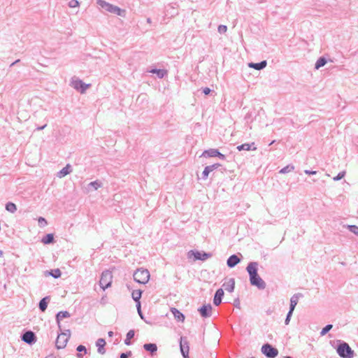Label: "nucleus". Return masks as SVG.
Here are the masks:
<instances>
[{
  "label": "nucleus",
  "instance_id": "nucleus-1",
  "mask_svg": "<svg viewBox=\"0 0 358 358\" xmlns=\"http://www.w3.org/2000/svg\"><path fill=\"white\" fill-rule=\"evenodd\" d=\"M258 262H250L246 267V271L249 275L250 284L259 289H264L266 284L258 274Z\"/></svg>",
  "mask_w": 358,
  "mask_h": 358
},
{
  "label": "nucleus",
  "instance_id": "nucleus-2",
  "mask_svg": "<svg viewBox=\"0 0 358 358\" xmlns=\"http://www.w3.org/2000/svg\"><path fill=\"white\" fill-rule=\"evenodd\" d=\"M96 3L101 8L104 9L105 10H106L110 13H114V14H116L117 15H119L121 17H124L126 15L125 10L121 9L118 6L110 4L104 0H97Z\"/></svg>",
  "mask_w": 358,
  "mask_h": 358
},
{
  "label": "nucleus",
  "instance_id": "nucleus-3",
  "mask_svg": "<svg viewBox=\"0 0 358 358\" xmlns=\"http://www.w3.org/2000/svg\"><path fill=\"white\" fill-rule=\"evenodd\" d=\"M339 344L336 348V352L342 358H352L354 351L351 349L348 343L345 341H338Z\"/></svg>",
  "mask_w": 358,
  "mask_h": 358
},
{
  "label": "nucleus",
  "instance_id": "nucleus-4",
  "mask_svg": "<svg viewBox=\"0 0 358 358\" xmlns=\"http://www.w3.org/2000/svg\"><path fill=\"white\" fill-rule=\"evenodd\" d=\"M150 272L145 268H138L134 272L133 277L134 280L139 284H146L150 279Z\"/></svg>",
  "mask_w": 358,
  "mask_h": 358
},
{
  "label": "nucleus",
  "instance_id": "nucleus-5",
  "mask_svg": "<svg viewBox=\"0 0 358 358\" xmlns=\"http://www.w3.org/2000/svg\"><path fill=\"white\" fill-rule=\"evenodd\" d=\"M112 279H113V274L112 272L106 270L103 271L101 275L100 280H99V285L100 287L105 290L108 287H110L112 283Z\"/></svg>",
  "mask_w": 358,
  "mask_h": 358
},
{
  "label": "nucleus",
  "instance_id": "nucleus-6",
  "mask_svg": "<svg viewBox=\"0 0 358 358\" xmlns=\"http://www.w3.org/2000/svg\"><path fill=\"white\" fill-rule=\"evenodd\" d=\"M71 336V331L69 329L65 330V332H63L58 335L56 340V346L58 349L64 348L66 345V343Z\"/></svg>",
  "mask_w": 358,
  "mask_h": 358
},
{
  "label": "nucleus",
  "instance_id": "nucleus-7",
  "mask_svg": "<svg viewBox=\"0 0 358 358\" xmlns=\"http://www.w3.org/2000/svg\"><path fill=\"white\" fill-rule=\"evenodd\" d=\"M262 352L267 358H275L278 355V350L269 343L264 344L262 347Z\"/></svg>",
  "mask_w": 358,
  "mask_h": 358
},
{
  "label": "nucleus",
  "instance_id": "nucleus-8",
  "mask_svg": "<svg viewBox=\"0 0 358 358\" xmlns=\"http://www.w3.org/2000/svg\"><path fill=\"white\" fill-rule=\"evenodd\" d=\"M192 256L194 257V260L205 261L213 256L210 252H200L198 250H189L188 252V257L190 258Z\"/></svg>",
  "mask_w": 358,
  "mask_h": 358
},
{
  "label": "nucleus",
  "instance_id": "nucleus-9",
  "mask_svg": "<svg viewBox=\"0 0 358 358\" xmlns=\"http://www.w3.org/2000/svg\"><path fill=\"white\" fill-rule=\"evenodd\" d=\"M201 157H218L222 160L226 159L224 155L222 154L217 149L210 148L208 150H206L203 152Z\"/></svg>",
  "mask_w": 358,
  "mask_h": 358
},
{
  "label": "nucleus",
  "instance_id": "nucleus-10",
  "mask_svg": "<svg viewBox=\"0 0 358 358\" xmlns=\"http://www.w3.org/2000/svg\"><path fill=\"white\" fill-rule=\"evenodd\" d=\"M180 349L181 354L184 358H189V343L187 338L184 336H181L180 339Z\"/></svg>",
  "mask_w": 358,
  "mask_h": 358
},
{
  "label": "nucleus",
  "instance_id": "nucleus-11",
  "mask_svg": "<svg viewBox=\"0 0 358 358\" xmlns=\"http://www.w3.org/2000/svg\"><path fill=\"white\" fill-rule=\"evenodd\" d=\"M90 86V84H85L79 79L72 81V87L80 93H84Z\"/></svg>",
  "mask_w": 358,
  "mask_h": 358
},
{
  "label": "nucleus",
  "instance_id": "nucleus-12",
  "mask_svg": "<svg viewBox=\"0 0 358 358\" xmlns=\"http://www.w3.org/2000/svg\"><path fill=\"white\" fill-rule=\"evenodd\" d=\"M198 311L202 317H210L211 316L212 306L210 303L203 305L198 309Z\"/></svg>",
  "mask_w": 358,
  "mask_h": 358
},
{
  "label": "nucleus",
  "instance_id": "nucleus-13",
  "mask_svg": "<svg viewBox=\"0 0 358 358\" xmlns=\"http://www.w3.org/2000/svg\"><path fill=\"white\" fill-rule=\"evenodd\" d=\"M303 297V294L301 293L294 294L290 299V305H289V310L294 311L296 306L299 302V298Z\"/></svg>",
  "mask_w": 358,
  "mask_h": 358
},
{
  "label": "nucleus",
  "instance_id": "nucleus-14",
  "mask_svg": "<svg viewBox=\"0 0 358 358\" xmlns=\"http://www.w3.org/2000/svg\"><path fill=\"white\" fill-rule=\"evenodd\" d=\"M22 339L24 342L28 344H31L35 341L36 337L32 331H29L23 334Z\"/></svg>",
  "mask_w": 358,
  "mask_h": 358
},
{
  "label": "nucleus",
  "instance_id": "nucleus-15",
  "mask_svg": "<svg viewBox=\"0 0 358 358\" xmlns=\"http://www.w3.org/2000/svg\"><path fill=\"white\" fill-rule=\"evenodd\" d=\"M241 262V259L236 255H231L227 260V265L229 268H234Z\"/></svg>",
  "mask_w": 358,
  "mask_h": 358
},
{
  "label": "nucleus",
  "instance_id": "nucleus-16",
  "mask_svg": "<svg viewBox=\"0 0 358 358\" xmlns=\"http://www.w3.org/2000/svg\"><path fill=\"white\" fill-rule=\"evenodd\" d=\"M223 296H224V291H223V289L222 288L218 289L215 292V294L214 295L213 303L215 306H219L221 303V302H222V299Z\"/></svg>",
  "mask_w": 358,
  "mask_h": 358
},
{
  "label": "nucleus",
  "instance_id": "nucleus-17",
  "mask_svg": "<svg viewBox=\"0 0 358 358\" xmlns=\"http://www.w3.org/2000/svg\"><path fill=\"white\" fill-rule=\"evenodd\" d=\"M72 170L73 169H72L71 166L69 164H68L66 165L65 167H64L62 170H60L59 172H57V176L59 178H64L66 176H67L68 174H69L70 173H71Z\"/></svg>",
  "mask_w": 358,
  "mask_h": 358
},
{
  "label": "nucleus",
  "instance_id": "nucleus-18",
  "mask_svg": "<svg viewBox=\"0 0 358 358\" xmlns=\"http://www.w3.org/2000/svg\"><path fill=\"white\" fill-rule=\"evenodd\" d=\"M237 150L238 151H242V150H257V148L255 147V143H243V144H241L240 145H238L237 146Z\"/></svg>",
  "mask_w": 358,
  "mask_h": 358
},
{
  "label": "nucleus",
  "instance_id": "nucleus-19",
  "mask_svg": "<svg viewBox=\"0 0 358 358\" xmlns=\"http://www.w3.org/2000/svg\"><path fill=\"white\" fill-rule=\"evenodd\" d=\"M171 311L173 313L174 318L177 321L184 322L185 317L184 314L182 313L180 310H178L176 308H171Z\"/></svg>",
  "mask_w": 358,
  "mask_h": 358
},
{
  "label": "nucleus",
  "instance_id": "nucleus-20",
  "mask_svg": "<svg viewBox=\"0 0 358 358\" xmlns=\"http://www.w3.org/2000/svg\"><path fill=\"white\" fill-rule=\"evenodd\" d=\"M106 345V341L103 338H99L96 341V345L97 347V351L99 354L103 355L106 353V350L104 346Z\"/></svg>",
  "mask_w": 358,
  "mask_h": 358
},
{
  "label": "nucleus",
  "instance_id": "nucleus-21",
  "mask_svg": "<svg viewBox=\"0 0 358 358\" xmlns=\"http://www.w3.org/2000/svg\"><path fill=\"white\" fill-rule=\"evenodd\" d=\"M267 65V62L266 60H263L258 63L250 62L248 64V66L256 70H262L264 69Z\"/></svg>",
  "mask_w": 358,
  "mask_h": 358
},
{
  "label": "nucleus",
  "instance_id": "nucleus-22",
  "mask_svg": "<svg viewBox=\"0 0 358 358\" xmlns=\"http://www.w3.org/2000/svg\"><path fill=\"white\" fill-rule=\"evenodd\" d=\"M103 185V183L99 180H94L91 182H90L87 185V189L88 191H95L97 190L99 188L101 187Z\"/></svg>",
  "mask_w": 358,
  "mask_h": 358
},
{
  "label": "nucleus",
  "instance_id": "nucleus-23",
  "mask_svg": "<svg viewBox=\"0 0 358 358\" xmlns=\"http://www.w3.org/2000/svg\"><path fill=\"white\" fill-rule=\"evenodd\" d=\"M224 289L229 292H233L235 287V280L234 278H230L228 282L223 284Z\"/></svg>",
  "mask_w": 358,
  "mask_h": 358
},
{
  "label": "nucleus",
  "instance_id": "nucleus-24",
  "mask_svg": "<svg viewBox=\"0 0 358 358\" xmlns=\"http://www.w3.org/2000/svg\"><path fill=\"white\" fill-rule=\"evenodd\" d=\"M143 348L145 350L150 352L152 355L155 353L157 350V346L155 343H145L143 345Z\"/></svg>",
  "mask_w": 358,
  "mask_h": 358
},
{
  "label": "nucleus",
  "instance_id": "nucleus-25",
  "mask_svg": "<svg viewBox=\"0 0 358 358\" xmlns=\"http://www.w3.org/2000/svg\"><path fill=\"white\" fill-rule=\"evenodd\" d=\"M150 73L156 74L159 78H163L167 75V71L165 69H152L149 71Z\"/></svg>",
  "mask_w": 358,
  "mask_h": 358
},
{
  "label": "nucleus",
  "instance_id": "nucleus-26",
  "mask_svg": "<svg viewBox=\"0 0 358 358\" xmlns=\"http://www.w3.org/2000/svg\"><path fill=\"white\" fill-rule=\"evenodd\" d=\"M70 317V313L68 311H60L56 315V320L59 325L60 320L63 318H66ZM60 327V326H59Z\"/></svg>",
  "mask_w": 358,
  "mask_h": 358
},
{
  "label": "nucleus",
  "instance_id": "nucleus-27",
  "mask_svg": "<svg viewBox=\"0 0 358 358\" xmlns=\"http://www.w3.org/2000/svg\"><path fill=\"white\" fill-rule=\"evenodd\" d=\"M142 292H143L141 289H136L132 292L131 297L136 302V303H141L140 299L141 298Z\"/></svg>",
  "mask_w": 358,
  "mask_h": 358
},
{
  "label": "nucleus",
  "instance_id": "nucleus-28",
  "mask_svg": "<svg viewBox=\"0 0 358 358\" xmlns=\"http://www.w3.org/2000/svg\"><path fill=\"white\" fill-rule=\"evenodd\" d=\"M46 275H50L54 278H58L61 276L62 272L59 268L52 269L50 271H46Z\"/></svg>",
  "mask_w": 358,
  "mask_h": 358
},
{
  "label": "nucleus",
  "instance_id": "nucleus-29",
  "mask_svg": "<svg viewBox=\"0 0 358 358\" xmlns=\"http://www.w3.org/2000/svg\"><path fill=\"white\" fill-rule=\"evenodd\" d=\"M327 61L324 57H320L315 64V69H319L327 64Z\"/></svg>",
  "mask_w": 358,
  "mask_h": 358
},
{
  "label": "nucleus",
  "instance_id": "nucleus-30",
  "mask_svg": "<svg viewBox=\"0 0 358 358\" xmlns=\"http://www.w3.org/2000/svg\"><path fill=\"white\" fill-rule=\"evenodd\" d=\"M294 170V166L292 164H288L284 168L281 169L279 171L280 173H287Z\"/></svg>",
  "mask_w": 358,
  "mask_h": 358
},
{
  "label": "nucleus",
  "instance_id": "nucleus-31",
  "mask_svg": "<svg viewBox=\"0 0 358 358\" xmlns=\"http://www.w3.org/2000/svg\"><path fill=\"white\" fill-rule=\"evenodd\" d=\"M6 208L10 213H14L17 210L16 206L13 203H8L6 206Z\"/></svg>",
  "mask_w": 358,
  "mask_h": 358
},
{
  "label": "nucleus",
  "instance_id": "nucleus-32",
  "mask_svg": "<svg viewBox=\"0 0 358 358\" xmlns=\"http://www.w3.org/2000/svg\"><path fill=\"white\" fill-rule=\"evenodd\" d=\"M347 228L349 229V231L356 236H358V226L357 225H347Z\"/></svg>",
  "mask_w": 358,
  "mask_h": 358
},
{
  "label": "nucleus",
  "instance_id": "nucleus-33",
  "mask_svg": "<svg viewBox=\"0 0 358 358\" xmlns=\"http://www.w3.org/2000/svg\"><path fill=\"white\" fill-rule=\"evenodd\" d=\"M333 327V325L332 324H327L322 329V331H320V335L321 336H324L325 334H327Z\"/></svg>",
  "mask_w": 358,
  "mask_h": 358
},
{
  "label": "nucleus",
  "instance_id": "nucleus-34",
  "mask_svg": "<svg viewBox=\"0 0 358 358\" xmlns=\"http://www.w3.org/2000/svg\"><path fill=\"white\" fill-rule=\"evenodd\" d=\"M210 172H212V171L210 170V169L209 168L208 166H206L202 173V179H203V180L207 179V178Z\"/></svg>",
  "mask_w": 358,
  "mask_h": 358
},
{
  "label": "nucleus",
  "instance_id": "nucleus-35",
  "mask_svg": "<svg viewBox=\"0 0 358 358\" xmlns=\"http://www.w3.org/2000/svg\"><path fill=\"white\" fill-rule=\"evenodd\" d=\"M54 242V234H46V245L50 244Z\"/></svg>",
  "mask_w": 358,
  "mask_h": 358
},
{
  "label": "nucleus",
  "instance_id": "nucleus-36",
  "mask_svg": "<svg viewBox=\"0 0 358 358\" xmlns=\"http://www.w3.org/2000/svg\"><path fill=\"white\" fill-rule=\"evenodd\" d=\"M345 175V171H341V172L338 173V174L336 176H335L333 179L334 181L340 180L343 178H344Z\"/></svg>",
  "mask_w": 358,
  "mask_h": 358
},
{
  "label": "nucleus",
  "instance_id": "nucleus-37",
  "mask_svg": "<svg viewBox=\"0 0 358 358\" xmlns=\"http://www.w3.org/2000/svg\"><path fill=\"white\" fill-rule=\"evenodd\" d=\"M79 6V2L78 0H71L69 2V6L70 8H76Z\"/></svg>",
  "mask_w": 358,
  "mask_h": 358
},
{
  "label": "nucleus",
  "instance_id": "nucleus-38",
  "mask_svg": "<svg viewBox=\"0 0 358 358\" xmlns=\"http://www.w3.org/2000/svg\"><path fill=\"white\" fill-rule=\"evenodd\" d=\"M293 312H294V311H291V310H289V311H288V313H287V316H286L285 320V324L286 325H287V324L289 323L290 320H291V317H292V314H293Z\"/></svg>",
  "mask_w": 358,
  "mask_h": 358
},
{
  "label": "nucleus",
  "instance_id": "nucleus-39",
  "mask_svg": "<svg viewBox=\"0 0 358 358\" xmlns=\"http://www.w3.org/2000/svg\"><path fill=\"white\" fill-rule=\"evenodd\" d=\"M136 308H137V312H138L139 316L141 317V318L142 320H144V315H143V314L142 313V310H141V303H136Z\"/></svg>",
  "mask_w": 358,
  "mask_h": 358
},
{
  "label": "nucleus",
  "instance_id": "nucleus-40",
  "mask_svg": "<svg viewBox=\"0 0 358 358\" xmlns=\"http://www.w3.org/2000/svg\"><path fill=\"white\" fill-rule=\"evenodd\" d=\"M227 27L226 25H219L218 26V28H217V31L220 34H224L227 31Z\"/></svg>",
  "mask_w": 358,
  "mask_h": 358
},
{
  "label": "nucleus",
  "instance_id": "nucleus-41",
  "mask_svg": "<svg viewBox=\"0 0 358 358\" xmlns=\"http://www.w3.org/2000/svg\"><path fill=\"white\" fill-rule=\"evenodd\" d=\"M134 335H135V331H134V330L131 329V330H129V331L127 332V335H126V337H127L128 338L131 339V338H134Z\"/></svg>",
  "mask_w": 358,
  "mask_h": 358
},
{
  "label": "nucleus",
  "instance_id": "nucleus-42",
  "mask_svg": "<svg viewBox=\"0 0 358 358\" xmlns=\"http://www.w3.org/2000/svg\"><path fill=\"white\" fill-rule=\"evenodd\" d=\"M76 350L79 352H84L85 353H87L86 348L83 345H78L76 348Z\"/></svg>",
  "mask_w": 358,
  "mask_h": 358
},
{
  "label": "nucleus",
  "instance_id": "nucleus-43",
  "mask_svg": "<svg viewBox=\"0 0 358 358\" xmlns=\"http://www.w3.org/2000/svg\"><path fill=\"white\" fill-rule=\"evenodd\" d=\"M39 307L42 311H45V298L41 300Z\"/></svg>",
  "mask_w": 358,
  "mask_h": 358
},
{
  "label": "nucleus",
  "instance_id": "nucleus-44",
  "mask_svg": "<svg viewBox=\"0 0 358 358\" xmlns=\"http://www.w3.org/2000/svg\"><path fill=\"white\" fill-rule=\"evenodd\" d=\"M221 166L220 164L219 163H216V164H212V165H210L208 166L209 168L210 169V170L212 171H213L214 170L217 169L218 167H220Z\"/></svg>",
  "mask_w": 358,
  "mask_h": 358
},
{
  "label": "nucleus",
  "instance_id": "nucleus-45",
  "mask_svg": "<svg viewBox=\"0 0 358 358\" xmlns=\"http://www.w3.org/2000/svg\"><path fill=\"white\" fill-rule=\"evenodd\" d=\"M131 355V352L129 351L125 353H121L120 354V358H128L129 356Z\"/></svg>",
  "mask_w": 358,
  "mask_h": 358
},
{
  "label": "nucleus",
  "instance_id": "nucleus-46",
  "mask_svg": "<svg viewBox=\"0 0 358 358\" xmlns=\"http://www.w3.org/2000/svg\"><path fill=\"white\" fill-rule=\"evenodd\" d=\"M202 92L205 95H208L210 93L211 90L209 87H204L202 88Z\"/></svg>",
  "mask_w": 358,
  "mask_h": 358
},
{
  "label": "nucleus",
  "instance_id": "nucleus-47",
  "mask_svg": "<svg viewBox=\"0 0 358 358\" xmlns=\"http://www.w3.org/2000/svg\"><path fill=\"white\" fill-rule=\"evenodd\" d=\"M304 173L307 175H315L317 173L316 171L305 170Z\"/></svg>",
  "mask_w": 358,
  "mask_h": 358
},
{
  "label": "nucleus",
  "instance_id": "nucleus-48",
  "mask_svg": "<svg viewBox=\"0 0 358 358\" xmlns=\"http://www.w3.org/2000/svg\"><path fill=\"white\" fill-rule=\"evenodd\" d=\"M130 340H131L130 338H128L127 337H126V338L124 340V344L127 345H130L131 343Z\"/></svg>",
  "mask_w": 358,
  "mask_h": 358
},
{
  "label": "nucleus",
  "instance_id": "nucleus-49",
  "mask_svg": "<svg viewBox=\"0 0 358 358\" xmlns=\"http://www.w3.org/2000/svg\"><path fill=\"white\" fill-rule=\"evenodd\" d=\"M141 98L143 100V99H145L146 98V95L145 94H141V95L138 96V99H139Z\"/></svg>",
  "mask_w": 358,
  "mask_h": 358
},
{
  "label": "nucleus",
  "instance_id": "nucleus-50",
  "mask_svg": "<svg viewBox=\"0 0 358 358\" xmlns=\"http://www.w3.org/2000/svg\"><path fill=\"white\" fill-rule=\"evenodd\" d=\"M108 336L112 337L113 336V332L112 331H108Z\"/></svg>",
  "mask_w": 358,
  "mask_h": 358
},
{
  "label": "nucleus",
  "instance_id": "nucleus-51",
  "mask_svg": "<svg viewBox=\"0 0 358 358\" xmlns=\"http://www.w3.org/2000/svg\"><path fill=\"white\" fill-rule=\"evenodd\" d=\"M45 299H46V307H47V306H48V301H49V300H50L49 296H46Z\"/></svg>",
  "mask_w": 358,
  "mask_h": 358
},
{
  "label": "nucleus",
  "instance_id": "nucleus-52",
  "mask_svg": "<svg viewBox=\"0 0 358 358\" xmlns=\"http://www.w3.org/2000/svg\"><path fill=\"white\" fill-rule=\"evenodd\" d=\"M105 299L103 297L101 299V303H103V304H105Z\"/></svg>",
  "mask_w": 358,
  "mask_h": 358
},
{
  "label": "nucleus",
  "instance_id": "nucleus-53",
  "mask_svg": "<svg viewBox=\"0 0 358 358\" xmlns=\"http://www.w3.org/2000/svg\"><path fill=\"white\" fill-rule=\"evenodd\" d=\"M77 357H78V358H83V355L80 353H78Z\"/></svg>",
  "mask_w": 358,
  "mask_h": 358
},
{
  "label": "nucleus",
  "instance_id": "nucleus-54",
  "mask_svg": "<svg viewBox=\"0 0 358 358\" xmlns=\"http://www.w3.org/2000/svg\"><path fill=\"white\" fill-rule=\"evenodd\" d=\"M44 220V219L43 217H39L38 218V222L41 223V222H43Z\"/></svg>",
  "mask_w": 358,
  "mask_h": 358
},
{
  "label": "nucleus",
  "instance_id": "nucleus-55",
  "mask_svg": "<svg viewBox=\"0 0 358 358\" xmlns=\"http://www.w3.org/2000/svg\"><path fill=\"white\" fill-rule=\"evenodd\" d=\"M147 22L151 23V19L150 17L147 18Z\"/></svg>",
  "mask_w": 358,
  "mask_h": 358
},
{
  "label": "nucleus",
  "instance_id": "nucleus-56",
  "mask_svg": "<svg viewBox=\"0 0 358 358\" xmlns=\"http://www.w3.org/2000/svg\"><path fill=\"white\" fill-rule=\"evenodd\" d=\"M147 324H151L150 322H148V320H146L145 318L143 320Z\"/></svg>",
  "mask_w": 358,
  "mask_h": 358
},
{
  "label": "nucleus",
  "instance_id": "nucleus-57",
  "mask_svg": "<svg viewBox=\"0 0 358 358\" xmlns=\"http://www.w3.org/2000/svg\"><path fill=\"white\" fill-rule=\"evenodd\" d=\"M284 358H293V357H289V356H286V357H285Z\"/></svg>",
  "mask_w": 358,
  "mask_h": 358
},
{
  "label": "nucleus",
  "instance_id": "nucleus-58",
  "mask_svg": "<svg viewBox=\"0 0 358 358\" xmlns=\"http://www.w3.org/2000/svg\"><path fill=\"white\" fill-rule=\"evenodd\" d=\"M274 143V141H272V142L270 143V145L273 144Z\"/></svg>",
  "mask_w": 358,
  "mask_h": 358
},
{
  "label": "nucleus",
  "instance_id": "nucleus-59",
  "mask_svg": "<svg viewBox=\"0 0 358 358\" xmlns=\"http://www.w3.org/2000/svg\"><path fill=\"white\" fill-rule=\"evenodd\" d=\"M46 358H48V357H46Z\"/></svg>",
  "mask_w": 358,
  "mask_h": 358
}]
</instances>
